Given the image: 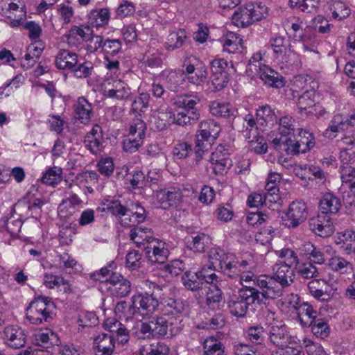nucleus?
I'll return each mask as SVG.
<instances>
[{
	"instance_id": "nucleus-13",
	"label": "nucleus",
	"mask_w": 355,
	"mask_h": 355,
	"mask_svg": "<svg viewBox=\"0 0 355 355\" xmlns=\"http://www.w3.org/2000/svg\"><path fill=\"white\" fill-rule=\"evenodd\" d=\"M161 311L164 315L175 318V322L182 324L183 312L185 308L182 300L170 297H162L160 302Z\"/></svg>"
},
{
	"instance_id": "nucleus-39",
	"label": "nucleus",
	"mask_w": 355,
	"mask_h": 355,
	"mask_svg": "<svg viewBox=\"0 0 355 355\" xmlns=\"http://www.w3.org/2000/svg\"><path fill=\"white\" fill-rule=\"evenodd\" d=\"M172 112L168 108L161 107L157 110L154 115L153 128L156 131H162L166 129L170 124Z\"/></svg>"
},
{
	"instance_id": "nucleus-33",
	"label": "nucleus",
	"mask_w": 355,
	"mask_h": 355,
	"mask_svg": "<svg viewBox=\"0 0 355 355\" xmlns=\"http://www.w3.org/2000/svg\"><path fill=\"white\" fill-rule=\"evenodd\" d=\"M319 206L321 213L327 215L336 214L340 208V201L332 193H327L321 198Z\"/></svg>"
},
{
	"instance_id": "nucleus-45",
	"label": "nucleus",
	"mask_w": 355,
	"mask_h": 355,
	"mask_svg": "<svg viewBox=\"0 0 355 355\" xmlns=\"http://www.w3.org/2000/svg\"><path fill=\"white\" fill-rule=\"evenodd\" d=\"M242 38L233 32L227 33L223 40V50L229 53H234L240 49L242 44Z\"/></svg>"
},
{
	"instance_id": "nucleus-17",
	"label": "nucleus",
	"mask_w": 355,
	"mask_h": 355,
	"mask_svg": "<svg viewBox=\"0 0 355 355\" xmlns=\"http://www.w3.org/2000/svg\"><path fill=\"white\" fill-rule=\"evenodd\" d=\"M95 355H112L115 349V339L112 334L101 333L94 338Z\"/></svg>"
},
{
	"instance_id": "nucleus-36",
	"label": "nucleus",
	"mask_w": 355,
	"mask_h": 355,
	"mask_svg": "<svg viewBox=\"0 0 355 355\" xmlns=\"http://www.w3.org/2000/svg\"><path fill=\"white\" fill-rule=\"evenodd\" d=\"M184 286L188 290L196 291L206 288V284L198 272L187 271L182 277Z\"/></svg>"
},
{
	"instance_id": "nucleus-22",
	"label": "nucleus",
	"mask_w": 355,
	"mask_h": 355,
	"mask_svg": "<svg viewBox=\"0 0 355 355\" xmlns=\"http://www.w3.org/2000/svg\"><path fill=\"white\" fill-rule=\"evenodd\" d=\"M78 62V55L68 49H60L55 58V67L60 70H71Z\"/></svg>"
},
{
	"instance_id": "nucleus-38",
	"label": "nucleus",
	"mask_w": 355,
	"mask_h": 355,
	"mask_svg": "<svg viewBox=\"0 0 355 355\" xmlns=\"http://www.w3.org/2000/svg\"><path fill=\"white\" fill-rule=\"evenodd\" d=\"M315 93L313 90H306L299 98L297 107L300 111H306L307 114H314L319 105L315 104Z\"/></svg>"
},
{
	"instance_id": "nucleus-58",
	"label": "nucleus",
	"mask_w": 355,
	"mask_h": 355,
	"mask_svg": "<svg viewBox=\"0 0 355 355\" xmlns=\"http://www.w3.org/2000/svg\"><path fill=\"white\" fill-rule=\"evenodd\" d=\"M114 312L119 316L129 318L138 313V308L135 306L133 301H131V304L125 301H120L115 305Z\"/></svg>"
},
{
	"instance_id": "nucleus-25",
	"label": "nucleus",
	"mask_w": 355,
	"mask_h": 355,
	"mask_svg": "<svg viewBox=\"0 0 355 355\" xmlns=\"http://www.w3.org/2000/svg\"><path fill=\"white\" fill-rule=\"evenodd\" d=\"M243 120L245 125L243 133L245 139L250 143L258 142L260 138L262 139L259 135V131L263 130L258 125L257 118L254 119L252 114H248L244 116Z\"/></svg>"
},
{
	"instance_id": "nucleus-52",
	"label": "nucleus",
	"mask_w": 355,
	"mask_h": 355,
	"mask_svg": "<svg viewBox=\"0 0 355 355\" xmlns=\"http://www.w3.org/2000/svg\"><path fill=\"white\" fill-rule=\"evenodd\" d=\"M105 205L107 211L118 218L128 215L130 211V207L128 205H124L117 200H107Z\"/></svg>"
},
{
	"instance_id": "nucleus-41",
	"label": "nucleus",
	"mask_w": 355,
	"mask_h": 355,
	"mask_svg": "<svg viewBox=\"0 0 355 355\" xmlns=\"http://www.w3.org/2000/svg\"><path fill=\"white\" fill-rule=\"evenodd\" d=\"M187 39L186 31L184 29H178L171 33L165 42V48L168 51H174L183 46Z\"/></svg>"
},
{
	"instance_id": "nucleus-8",
	"label": "nucleus",
	"mask_w": 355,
	"mask_h": 355,
	"mask_svg": "<svg viewBox=\"0 0 355 355\" xmlns=\"http://www.w3.org/2000/svg\"><path fill=\"white\" fill-rule=\"evenodd\" d=\"M288 303L295 311L297 320L302 327H306L307 325H311L318 315L317 311L313 309L312 306L305 302H301L297 295L292 294Z\"/></svg>"
},
{
	"instance_id": "nucleus-1",
	"label": "nucleus",
	"mask_w": 355,
	"mask_h": 355,
	"mask_svg": "<svg viewBox=\"0 0 355 355\" xmlns=\"http://www.w3.org/2000/svg\"><path fill=\"white\" fill-rule=\"evenodd\" d=\"M275 60L284 67H298L301 64L300 55L291 49L288 40L283 37H275L269 41Z\"/></svg>"
},
{
	"instance_id": "nucleus-57",
	"label": "nucleus",
	"mask_w": 355,
	"mask_h": 355,
	"mask_svg": "<svg viewBox=\"0 0 355 355\" xmlns=\"http://www.w3.org/2000/svg\"><path fill=\"white\" fill-rule=\"evenodd\" d=\"M150 95L147 93H141L137 96L132 103L131 112L141 115L146 111L148 107Z\"/></svg>"
},
{
	"instance_id": "nucleus-2",
	"label": "nucleus",
	"mask_w": 355,
	"mask_h": 355,
	"mask_svg": "<svg viewBox=\"0 0 355 355\" xmlns=\"http://www.w3.org/2000/svg\"><path fill=\"white\" fill-rule=\"evenodd\" d=\"M258 300V293L255 288L244 286L237 293L230 296L228 300V308L232 315L243 318L245 315L249 306Z\"/></svg>"
},
{
	"instance_id": "nucleus-9",
	"label": "nucleus",
	"mask_w": 355,
	"mask_h": 355,
	"mask_svg": "<svg viewBox=\"0 0 355 355\" xmlns=\"http://www.w3.org/2000/svg\"><path fill=\"white\" fill-rule=\"evenodd\" d=\"M308 223L309 230L320 237H329L334 232L335 228L331 216L324 213L311 218Z\"/></svg>"
},
{
	"instance_id": "nucleus-54",
	"label": "nucleus",
	"mask_w": 355,
	"mask_h": 355,
	"mask_svg": "<svg viewBox=\"0 0 355 355\" xmlns=\"http://www.w3.org/2000/svg\"><path fill=\"white\" fill-rule=\"evenodd\" d=\"M346 124L343 116L341 114H337L334 116L330 121L329 127L324 131V136L333 139L336 137V134L344 129Z\"/></svg>"
},
{
	"instance_id": "nucleus-10",
	"label": "nucleus",
	"mask_w": 355,
	"mask_h": 355,
	"mask_svg": "<svg viewBox=\"0 0 355 355\" xmlns=\"http://www.w3.org/2000/svg\"><path fill=\"white\" fill-rule=\"evenodd\" d=\"M102 89L104 96L118 100L126 99L131 94L128 84L121 80H107L102 84Z\"/></svg>"
},
{
	"instance_id": "nucleus-63",
	"label": "nucleus",
	"mask_w": 355,
	"mask_h": 355,
	"mask_svg": "<svg viewBox=\"0 0 355 355\" xmlns=\"http://www.w3.org/2000/svg\"><path fill=\"white\" fill-rule=\"evenodd\" d=\"M248 339L254 344L261 345L263 343L266 336V332L263 327L256 325L250 327L247 330Z\"/></svg>"
},
{
	"instance_id": "nucleus-29",
	"label": "nucleus",
	"mask_w": 355,
	"mask_h": 355,
	"mask_svg": "<svg viewBox=\"0 0 355 355\" xmlns=\"http://www.w3.org/2000/svg\"><path fill=\"white\" fill-rule=\"evenodd\" d=\"M198 131L201 133L202 138L214 141L218 137L221 128L219 123L213 119L202 121L199 123Z\"/></svg>"
},
{
	"instance_id": "nucleus-23",
	"label": "nucleus",
	"mask_w": 355,
	"mask_h": 355,
	"mask_svg": "<svg viewBox=\"0 0 355 355\" xmlns=\"http://www.w3.org/2000/svg\"><path fill=\"white\" fill-rule=\"evenodd\" d=\"M74 117L81 123H88L92 116L93 107L92 104L84 96L78 98L73 104Z\"/></svg>"
},
{
	"instance_id": "nucleus-42",
	"label": "nucleus",
	"mask_w": 355,
	"mask_h": 355,
	"mask_svg": "<svg viewBox=\"0 0 355 355\" xmlns=\"http://www.w3.org/2000/svg\"><path fill=\"white\" fill-rule=\"evenodd\" d=\"M248 4L240 7L232 15V21L237 26L241 27H246L252 24V19Z\"/></svg>"
},
{
	"instance_id": "nucleus-6",
	"label": "nucleus",
	"mask_w": 355,
	"mask_h": 355,
	"mask_svg": "<svg viewBox=\"0 0 355 355\" xmlns=\"http://www.w3.org/2000/svg\"><path fill=\"white\" fill-rule=\"evenodd\" d=\"M154 198L157 207L168 209L176 207L181 202L182 193L180 188L175 187L160 189L155 190Z\"/></svg>"
},
{
	"instance_id": "nucleus-53",
	"label": "nucleus",
	"mask_w": 355,
	"mask_h": 355,
	"mask_svg": "<svg viewBox=\"0 0 355 355\" xmlns=\"http://www.w3.org/2000/svg\"><path fill=\"white\" fill-rule=\"evenodd\" d=\"M298 135L300 138L297 142L300 148L303 150V153H306L315 146V140L313 133L306 130L298 129Z\"/></svg>"
},
{
	"instance_id": "nucleus-21",
	"label": "nucleus",
	"mask_w": 355,
	"mask_h": 355,
	"mask_svg": "<svg viewBox=\"0 0 355 355\" xmlns=\"http://www.w3.org/2000/svg\"><path fill=\"white\" fill-rule=\"evenodd\" d=\"M268 338L274 345L283 349L289 345L291 336L285 324H273L269 331Z\"/></svg>"
},
{
	"instance_id": "nucleus-59",
	"label": "nucleus",
	"mask_w": 355,
	"mask_h": 355,
	"mask_svg": "<svg viewBox=\"0 0 355 355\" xmlns=\"http://www.w3.org/2000/svg\"><path fill=\"white\" fill-rule=\"evenodd\" d=\"M295 120L289 115L282 116L279 121V132L282 136H288L294 133Z\"/></svg>"
},
{
	"instance_id": "nucleus-19",
	"label": "nucleus",
	"mask_w": 355,
	"mask_h": 355,
	"mask_svg": "<svg viewBox=\"0 0 355 355\" xmlns=\"http://www.w3.org/2000/svg\"><path fill=\"white\" fill-rule=\"evenodd\" d=\"M184 71L185 80L189 83L196 85L202 86L207 81L208 72L207 67L205 65L200 64L195 67L192 64L185 66Z\"/></svg>"
},
{
	"instance_id": "nucleus-64",
	"label": "nucleus",
	"mask_w": 355,
	"mask_h": 355,
	"mask_svg": "<svg viewBox=\"0 0 355 355\" xmlns=\"http://www.w3.org/2000/svg\"><path fill=\"white\" fill-rule=\"evenodd\" d=\"M191 144L187 141H178L173 148V156L178 159L188 157L192 153Z\"/></svg>"
},
{
	"instance_id": "nucleus-44",
	"label": "nucleus",
	"mask_w": 355,
	"mask_h": 355,
	"mask_svg": "<svg viewBox=\"0 0 355 355\" xmlns=\"http://www.w3.org/2000/svg\"><path fill=\"white\" fill-rule=\"evenodd\" d=\"M297 275L304 279H313L320 275L318 268L311 262L302 263L295 266Z\"/></svg>"
},
{
	"instance_id": "nucleus-61",
	"label": "nucleus",
	"mask_w": 355,
	"mask_h": 355,
	"mask_svg": "<svg viewBox=\"0 0 355 355\" xmlns=\"http://www.w3.org/2000/svg\"><path fill=\"white\" fill-rule=\"evenodd\" d=\"M214 263L204 266L200 270L197 271L205 284H212L217 282L218 277L214 272Z\"/></svg>"
},
{
	"instance_id": "nucleus-51",
	"label": "nucleus",
	"mask_w": 355,
	"mask_h": 355,
	"mask_svg": "<svg viewBox=\"0 0 355 355\" xmlns=\"http://www.w3.org/2000/svg\"><path fill=\"white\" fill-rule=\"evenodd\" d=\"M275 254L282 259L279 261V262L285 263L288 266H297L300 263L297 253L291 248H284L279 250H277Z\"/></svg>"
},
{
	"instance_id": "nucleus-12",
	"label": "nucleus",
	"mask_w": 355,
	"mask_h": 355,
	"mask_svg": "<svg viewBox=\"0 0 355 355\" xmlns=\"http://www.w3.org/2000/svg\"><path fill=\"white\" fill-rule=\"evenodd\" d=\"M249 262L247 260H239L234 254L230 253L222 261L220 268L222 272L231 279H237L241 275V272L247 269Z\"/></svg>"
},
{
	"instance_id": "nucleus-48",
	"label": "nucleus",
	"mask_w": 355,
	"mask_h": 355,
	"mask_svg": "<svg viewBox=\"0 0 355 355\" xmlns=\"http://www.w3.org/2000/svg\"><path fill=\"white\" fill-rule=\"evenodd\" d=\"M209 111L211 114L220 117H229L232 116L234 112L233 107L230 103H220L218 101L211 103Z\"/></svg>"
},
{
	"instance_id": "nucleus-32",
	"label": "nucleus",
	"mask_w": 355,
	"mask_h": 355,
	"mask_svg": "<svg viewBox=\"0 0 355 355\" xmlns=\"http://www.w3.org/2000/svg\"><path fill=\"white\" fill-rule=\"evenodd\" d=\"M303 253L306 256L309 262L313 264H324L325 262L324 254L322 250L311 242L305 243L301 248Z\"/></svg>"
},
{
	"instance_id": "nucleus-35",
	"label": "nucleus",
	"mask_w": 355,
	"mask_h": 355,
	"mask_svg": "<svg viewBox=\"0 0 355 355\" xmlns=\"http://www.w3.org/2000/svg\"><path fill=\"white\" fill-rule=\"evenodd\" d=\"M105 328L110 331L109 334L116 333L119 337V342L125 344L129 339V331L124 324L116 319L110 318L106 320L104 323Z\"/></svg>"
},
{
	"instance_id": "nucleus-43",
	"label": "nucleus",
	"mask_w": 355,
	"mask_h": 355,
	"mask_svg": "<svg viewBox=\"0 0 355 355\" xmlns=\"http://www.w3.org/2000/svg\"><path fill=\"white\" fill-rule=\"evenodd\" d=\"M169 347L164 342L158 341L140 349V355H169Z\"/></svg>"
},
{
	"instance_id": "nucleus-16",
	"label": "nucleus",
	"mask_w": 355,
	"mask_h": 355,
	"mask_svg": "<svg viewBox=\"0 0 355 355\" xmlns=\"http://www.w3.org/2000/svg\"><path fill=\"white\" fill-rule=\"evenodd\" d=\"M131 301H133L135 306L138 308V313L143 311L146 314H152L159 304L157 297L148 293L134 295L131 297Z\"/></svg>"
},
{
	"instance_id": "nucleus-3",
	"label": "nucleus",
	"mask_w": 355,
	"mask_h": 355,
	"mask_svg": "<svg viewBox=\"0 0 355 355\" xmlns=\"http://www.w3.org/2000/svg\"><path fill=\"white\" fill-rule=\"evenodd\" d=\"M54 304L47 297H35L26 309V318L34 324L49 322L52 319V309Z\"/></svg>"
},
{
	"instance_id": "nucleus-20",
	"label": "nucleus",
	"mask_w": 355,
	"mask_h": 355,
	"mask_svg": "<svg viewBox=\"0 0 355 355\" xmlns=\"http://www.w3.org/2000/svg\"><path fill=\"white\" fill-rule=\"evenodd\" d=\"M91 30L89 26H73L64 37L69 46L79 47L91 34Z\"/></svg>"
},
{
	"instance_id": "nucleus-47",
	"label": "nucleus",
	"mask_w": 355,
	"mask_h": 355,
	"mask_svg": "<svg viewBox=\"0 0 355 355\" xmlns=\"http://www.w3.org/2000/svg\"><path fill=\"white\" fill-rule=\"evenodd\" d=\"M110 12L108 8H98L91 11L89 19L92 24L97 27L103 26L108 24Z\"/></svg>"
},
{
	"instance_id": "nucleus-27",
	"label": "nucleus",
	"mask_w": 355,
	"mask_h": 355,
	"mask_svg": "<svg viewBox=\"0 0 355 355\" xmlns=\"http://www.w3.org/2000/svg\"><path fill=\"white\" fill-rule=\"evenodd\" d=\"M336 243L347 255L355 254V230L346 229L338 233Z\"/></svg>"
},
{
	"instance_id": "nucleus-30",
	"label": "nucleus",
	"mask_w": 355,
	"mask_h": 355,
	"mask_svg": "<svg viewBox=\"0 0 355 355\" xmlns=\"http://www.w3.org/2000/svg\"><path fill=\"white\" fill-rule=\"evenodd\" d=\"M185 241L187 248L195 252H203L209 245L210 239L205 233L198 232L186 237Z\"/></svg>"
},
{
	"instance_id": "nucleus-18",
	"label": "nucleus",
	"mask_w": 355,
	"mask_h": 355,
	"mask_svg": "<svg viewBox=\"0 0 355 355\" xmlns=\"http://www.w3.org/2000/svg\"><path fill=\"white\" fill-rule=\"evenodd\" d=\"M272 274L270 277L284 288L289 286L293 282L294 272L291 267L285 263L277 261L272 266Z\"/></svg>"
},
{
	"instance_id": "nucleus-28",
	"label": "nucleus",
	"mask_w": 355,
	"mask_h": 355,
	"mask_svg": "<svg viewBox=\"0 0 355 355\" xmlns=\"http://www.w3.org/2000/svg\"><path fill=\"white\" fill-rule=\"evenodd\" d=\"M329 268L339 275H347L353 272V263L343 257L334 255L329 259L327 263Z\"/></svg>"
},
{
	"instance_id": "nucleus-46",
	"label": "nucleus",
	"mask_w": 355,
	"mask_h": 355,
	"mask_svg": "<svg viewBox=\"0 0 355 355\" xmlns=\"http://www.w3.org/2000/svg\"><path fill=\"white\" fill-rule=\"evenodd\" d=\"M62 169L60 167L49 168L41 178V182L46 185L55 187L62 180Z\"/></svg>"
},
{
	"instance_id": "nucleus-50",
	"label": "nucleus",
	"mask_w": 355,
	"mask_h": 355,
	"mask_svg": "<svg viewBox=\"0 0 355 355\" xmlns=\"http://www.w3.org/2000/svg\"><path fill=\"white\" fill-rule=\"evenodd\" d=\"M204 355H225L222 343L211 336L203 343Z\"/></svg>"
},
{
	"instance_id": "nucleus-34",
	"label": "nucleus",
	"mask_w": 355,
	"mask_h": 355,
	"mask_svg": "<svg viewBox=\"0 0 355 355\" xmlns=\"http://www.w3.org/2000/svg\"><path fill=\"white\" fill-rule=\"evenodd\" d=\"M162 76L164 78V81L168 88L173 92L177 91L178 87L185 81L183 69H175L168 72H163Z\"/></svg>"
},
{
	"instance_id": "nucleus-15",
	"label": "nucleus",
	"mask_w": 355,
	"mask_h": 355,
	"mask_svg": "<svg viewBox=\"0 0 355 355\" xmlns=\"http://www.w3.org/2000/svg\"><path fill=\"white\" fill-rule=\"evenodd\" d=\"M3 339L5 343L13 349H19L26 343L25 331L16 325L6 327L3 330Z\"/></svg>"
},
{
	"instance_id": "nucleus-37",
	"label": "nucleus",
	"mask_w": 355,
	"mask_h": 355,
	"mask_svg": "<svg viewBox=\"0 0 355 355\" xmlns=\"http://www.w3.org/2000/svg\"><path fill=\"white\" fill-rule=\"evenodd\" d=\"M258 125L264 130V128L274 124L277 121L276 116L269 105L260 107L256 113Z\"/></svg>"
},
{
	"instance_id": "nucleus-14",
	"label": "nucleus",
	"mask_w": 355,
	"mask_h": 355,
	"mask_svg": "<svg viewBox=\"0 0 355 355\" xmlns=\"http://www.w3.org/2000/svg\"><path fill=\"white\" fill-rule=\"evenodd\" d=\"M340 159L342 164L340 168V178L343 183L349 187L355 182V165H353L354 159L351 157L345 148L340 150Z\"/></svg>"
},
{
	"instance_id": "nucleus-55",
	"label": "nucleus",
	"mask_w": 355,
	"mask_h": 355,
	"mask_svg": "<svg viewBox=\"0 0 355 355\" xmlns=\"http://www.w3.org/2000/svg\"><path fill=\"white\" fill-rule=\"evenodd\" d=\"M214 141H210L209 139L202 138L201 133L197 131L196 135V142H195V160L196 164H198L202 159L205 150L210 146Z\"/></svg>"
},
{
	"instance_id": "nucleus-5",
	"label": "nucleus",
	"mask_w": 355,
	"mask_h": 355,
	"mask_svg": "<svg viewBox=\"0 0 355 355\" xmlns=\"http://www.w3.org/2000/svg\"><path fill=\"white\" fill-rule=\"evenodd\" d=\"M308 211L306 203L302 200L293 201L282 216L284 225L288 228L295 229L307 218Z\"/></svg>"
},
{
	"instance_id": "nucleus-40",
	"label": "nucleus",
	"mask_w": 355,
	"mask_h": 355,
	"mask_svg": "<svg viewBox=\"0 0 355 355\" xmlns=\"http://www.w3.org/2000/svg\"><path fill=\"white\" fill-rule=\"evenodd\" d=\"M44 285L51 289L55 288H60V291H63L64 293H69L71 291V285L69 282L64 279L63 277L59 275H55L53 274H45L44 277Z\"/></svg>"
},
{
	"instance_id": "nucleus-56",
	"label": "nucleus",
	"mask_w": 355,
	"mask_h": 355,
	"mask_svg": "<svg viewBox=\"0 0 355 355\" xmlns=\"http://www.w3.org/2000/svg\"><path fill=\"white\" fill-rule=\"evenodd\" d=\"M125 263L129 270H137L142 266V254L135 250H130L126 254Z\"/></svg>"
},
{
	"instance_id": "nucleus-31",
	"label": "nucleus",
	"mask_w": 355,
	"mask_h": 355,
	"mask_svg": "<svg viewBox=\"0 0 355 355\" xmlns=\"http://www.w3.org/2000/svg\"><path fill=\"white\" fill-rule=\"evenodd\" d=\"M151 230L149 228H142L136 227L131 229L130 232V239L137 245V247L145 248L148 242L155 237L152 236Z\"/></svg>"
},
{
	"instance_id": "nucleus-11",
	"label": "nucleus",
	"mask_w": 355,
	"mask_h": 355,
	"mask_svg": "<svg viewBox=\"0 0 355 355\" xmlns=\"http://www.w3.org/2000/svg\"><path fill=\"white\" fill-rule=\"evenodd\" d=\"M149 261L164 263L168 259L169 251L165 242L154 238L144 248Z\"/></svg>"
},
{
	"instance_id": "nucleus-7",
	"label": "nucleus",
	"mask_w": 355,
	"mask_h": 355,
	"mask_svg": "<svg viewBox=\"0 0 355 355\" xmlns=\"http://www.w3.org/2000/svg\"><path fill=\"white\" fill-rule=\"evenodd\" d=\"M155 338L175 336L183 329L184 324L177 322H169L163 316H156L150 320Z\"/></svg>"
},
{
	"instance_id": "nucleus-26",
	"label": "nucleus",
	"mask_w": 355,
	"mask_h": 355,
	"mask_svg": "<svg viewBox=\"0 0 355 355\" xmlns=\"http://www.w3.org/2000/svg\"><path fill=\"white\" fill-rule=\"evenodd\" d=\"M259 78L265 85L279 88L284 85L282 77L266 64L259 65L258 69Z\"/></svg>"
},
{
	"instance_id": "nucleus-62",
	"label": "nucleus",
	"mask_w": 355,
	"mask_h": 355,
	"mask_svg": "<svg viewBox=\"0 0 355 355\" xmlns=\"http://www.w3.org/2000/svg\"><path fill=\"white\" fill-rule=\"evenodd\" d=\"M217 157H210V162L213 166V171L216 175H223L232 166V161L230 158L220 159H217Z\"/></svg>"
},
{
	"instance_id": "nucleus-60",
	"label": "nucleus",
	"mask_w": 355,
	"mask_h": 355,
	"mask_svg": "<svg viewBox=\"0 0 355 355\" xmlns=\"http://www.w3.org/2000/svg\"><path fill=\"white\" fill-rule=\"evenodd\" d=\"M326 284V281L322 279L315 278L309 282L307 284L308 290L311 295L315 299L324 300V293L322 288V285Z\"/></svg>"
},
{
	"instance_id": "nucleus-49",
	"label": "nucleus",
	"mask_w": 355,
	"mask_h": 355,
	"mask_svg": "<svg viewBox=\"0 0 355 355\" xmlns=\"http://www.w3.org/2000/svg\"><path fill=\"white\" fill-rule=\"evenodd\" d=\"M306 327H310L312 333L318 338H324L329 334V327L327 322L318 315L314 318L312 324L307 325Z\"/></svg>"
},
{
	"instance_id": "nucleus-24",
	"label": "nucleus",
	"mask_w": 355,
	"mask_h": 355,
	"mask_svg": "<svg viewBox=\"0 0 355 355\" xmlns=\"http://www.w3.org/2000/svg\"><path fill=\"white\" fill-rule=\"evenodd\" d=\"M112 284L110 290L112 293L120 298L128 296L131 292V283L121 275L112 274L109 279Z\"/></svg>"
},
{
	"instance_id": "nucleus-4",
	"label": "nucleus",
	"mask_w": 355,
	"mask_h": 355,
	"mask_svg": "<svg viewBox=\"0 0 355 355\" xmlns=\"http://www.w3.org/2000/svg\"><path fill=\"white\" fill-rule=\"evenodd\" d=\"M255 291L258 293V300H260V296L266 300H274L282 295L284 290L279 283L268 275H259L255 279Z\"/></svg>"
}]
</instances>
